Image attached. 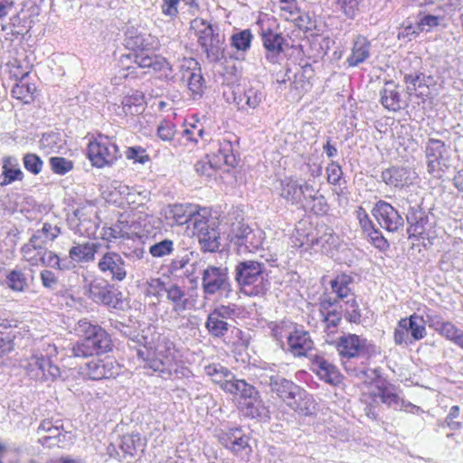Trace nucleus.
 Instances as JSON below:
<instances>
[{"label":"nucleus","mask_w":463,"mask_h":463,"mask_svg":"<svg viewBox=\"0 0 463 463\" xmlns=\"http://www.w3.org/2000/svg\"><path fill=\"white\" fill-rule=\"evenodd\" d=\"M167 284L160 278H151L146 281V295L160 298L163 292H166Z\"/></svg>","instance_id":"obj_63"},{"label":"nucleus","mask_w":463,"mask_h":463,"mask_svg":"<svg viewBox=\"0 0 463 463\" xmlns=\"http://www.w3.org/2000/svg\"><path fill=\"white\" fill-rule=\"evenodd\" d=\"M119 156L118 147L113 137L98 135L89 143L88 157L92 165L98 168L113 165Z\"/></svg>","instance_id":"obj_10"},{"label":"nucleus","mask_w":463,"mask_h":463,"mask_svg":"<svg viewBox=\"0 0 463 463\" xmlns=\"http://www.w3.org/2000/svg\"><path fill=\"white\" fill-rule=\"evenodd\" d=\"M51 169L53 173L63 175L72 170L73 163L61 156H52L50 158Z\"/></svg>","instance_id":"obj_60"},{"label":"nucleus","mask_w":463,"mask_h":463,"mask_svg":"<svg viewBox=\"0 0 463 463\" xmlns=\"http://www.w3.org/2000/svg\"><path fill=\"white\" fill-rule=\"evenodd\" d=\"M230 237L239 252H254L261 248L265 232L260 228L252 229L245 223L238 222L233 224Z\"/></svg>","instance_id":"obj_13"},{"label":"nucleus","mask_w":463,"mask_h":463,"mask_svg":"<svg viewBox=\"0 0 463 463\" xmlns=\"http://www.w3.org/2000/svg\"><path fill=\"white\" fill-rule=\"evenodd\" d=\"M280 15L288 21H295L299 17V9L296 0L281 2L277 5Z\"/></svg>","instance_id":"obj_57"},{"label":"nucleus","mask_w":463,"mask_h":463,"mask_svg":"<svg viewBox=\"0 0 463 463\" xmlns=\"http://www.w3.org/2000/svg\"><path fill=\"white\" fill-rule=\"evenodd\" d=\"M130 342L128 345L137 351V358L146 363L145 367L159 373L164 377L179 373L177 352L174 343L167 337H158L154 350L147 346L149 342L143 335H137L130 338Z\"/></svg>","instance_id":"obj_2"},{"label":"nucleus","mask_w":463,"mask_h":463,"mask_svg":"<svg viewBox=\"0 0 463 463\" xmlns=\"http://www.w3.org/2000/svg\"><path fill=\"white\" fill-rule=\"evenodd\" d=\"M417 313L420 315H423V319L425 322V326L428 325L429 327L437 331V328H439L441 324L444 323L441 316L433 310H431L427 306H422L421 307H418Z\"/></svg>","instance_id":"obj_56"},{"label":"nucleus","mask_w":463,"mask_h":463,"mask_svg":"<svg viewBox=\"0 0 463 463\" xmlns=\"http://www.w3.org/2000/svg\"><path fill=\"white\" fill-rule=\"evenodd\" d=\"M219 441L230 451L236 455L248 457L251 449L249 445V436L241 428H228L218 433Z\"/></svg>","instance_id":"obj_19"},{"label":"nucleus","mask_w":463,"mask_h":463,"mask_svg":"<svg viewBox=\"0 0 463 463\" xmlns=\"http://www.w3.org/2000/svg\"><path fill=\"white\" fill-rule=\"evenodd\" d=\"M193 234L197 237L204 251L215 252L220 249V232L215 221L210 218V212L207 209H202L195 216Z\"/></svg>","instance_id":"obj_7"},{"label":"nucleus","mask_w":463,"mask_h":463,"mask_svg":"<svg viewBox=\"0 0 463 463\" xmlns=\"http://www.w3.org/2000/svg\"><path fill=\"white\" fill-rule=\"evenodd\" d=\"M93 209L90 205L78 207L69 217L68 222L72 230L80 236L90 237L95 234L97 225L90 220Z\"/></svg>","instance_id":"obj_22"},{"label":"nucleus","mask_w":463,"mask_h":463,"mask_svg":"<svg viewBox=\"0 0 463 463\" xmlns=\"http://www.w3.org/2000/svg\"><path fill=\"white\" fill-rule=\"evenodd\" d=\"M418 178L417 173L409 167L392 166L382 173L383 181L389 186L403 188L412 184Z\"/></svg>","instance_id":"obj_25"},{"label":"nucleus","mask_w":463,"mask_h":463,"mask_svg":"<svg viewBox=\"0 0 463 463\" xmlns=\"http://www.w3.org/2000/svg\"><path fill=\"white\" fill-rule=\"evenodd\" d=\"M372 45L370 41L364 35H357L353 41L351 52L346 59L350 67H356L364 62L371 55Z\"/></svg>","instance_id":"obj_30"},{"label":"nucleus","mask_w":463,"mask_h":463,"mask_svg":"<svg viewBox=\"0 0 463 463\" xmlns=\"http://www.w3.org/2000/svg\"><path fill=\"white\" fill-rule=\"evenodd\" d=\"M21 254L23 260L33 267L43 265L59 269L69 268L61 261L58 255L48 250L45 246L38 243V241L32 242V238L21 248Z\"/></svg>","instance_id":"obj_15"},{"label":"nucleus","mask_w":463,"mask_h":463,"mask_svg":"<svg viewBox=\"0 0 463 463\" xmlns=\"http://www.w3.org/2000/svg\"><path fill=\"white\" fill-rule=\"evenodd\" d=\"M108 200L118 206H124L127 197H128L132 187L119 181H112L109 186Z\"/></svg>","instance_id":"obj_42"},{"label":"nucleus","mask_w":463,"mask_h":463,"mask_svg":"<svg viewBox=\"0 0 463 463\" xmlns=\"http://www.w3.org/2000/svg\"><path fill=\"white\" fill-rule=\"evenodd\" d=\"M351 281L350 276L345 274L338 275L331 281V288L339 298H347L351 292L349 288Z\"/></svg>","instance_id":"obj_49"},{"label":"nucleus","mask_w":463,"mask_h":463,"mask_svg":"<svg viewBox=\"0 0 463 463\" xmlns=\"http://www.w3.org/2000/svg\"><path fill=\"white\" fill-rule=\"evenodd\" d=\"M205 327L213 337H222L228 332L229 324L210 313L205 322Z\"/></svg>","instance_id":"obj_47"},{"label":"nucleus","mask_w":463,"mask_h":463,"mask_svg":"<svg viewBox=\"0 0 463 463\" xmlns=\"http://www.w3.org/2000/svg\"><path fill=\"white\" fill-rule=\"evenodd\" d=\"M213 157L216 160H221V165L235 166L237 164L236 157L233 154L232 143L227 139L219 141L218 152L213 155Z\"/></svg>","instance_id":"obj_43"},{"label":"nucleus","mask_w":463,"mask_h":463,"mask_svg":"<svg viewBox=\"0 0 463 463\" xmlns=\"http://www.w3.org/2000/svg\"><path fill=\"white\" fill-rule=\"evenodd\" d=\"M118 109L117 114L124 117L142 113L144 109L143 94L138 90H132L122 99L121 105L118 107Z\"/></svg>","instance_id":"obj_31"},{"label":"nucleus","mask_w":463,"mask_h":463,"mask_svg":"<svg viewBox=\"0 0 463 463\" xmlns=\"http://www.w3.org/2000/svg\"><path fill=\"white\" fill-rule=\"evenodd\" d=\"M57 354V348L53 345H48L46 354H34L24 365L28 376L38 381H54L60 377V368L50 359Z\"/></svg>","instance_id":"obj_8"},{"label":"nucleus","mask_w":463,"mask_h":463,"mask_svg":"<svg viewBox=\"0 0 463 463\" xmlns=\"http://www.w3.org/2000/svg\"><path fill=\"white\" fill-rule=\"evenodd\" d=\"M24 168L31 174L36 175L43 170V162L36 154L27 153L23 157Z\"/></svg>","instance_id":"obj_59"},{"label":"nucleus","mask_w":463,"mask_h":463,"mask_svg":"<svg viewBox=\"0 0 463 463\" xmlns=\"http://www.w3.org/2000/svg\"><path fill=\"white\" fill-rule=\"evenodd\" d=\"M125 42L129 49L140 51L156 50L159 45L158 39L140 24L128 27Z\"/></svg>","instance_id":"obj_21"},{"label":"nucleus","mask_w":463,"mask_h":463,"mask_svg":"<svg viewBox=\"0 0 463 463\" xmlns=\"http://www.w3.org/2000/svg\"><path fill=\"white\" fill-rule=\"evenodd\" d=\"M80 373L83 377L90 380H102V375H100L101 359L97 358L86 363L83 366L80 367Z\"/></svg>","instance_id":"obj_51"},{"label":"nucleus","mask_w":463,"mask_h":463,"mask_svg":"<svg viewBox=\"0 0 463 463\" xmlns=\"http://www.w3.org/2000/svg\"><path fill=\"white\" fill-rule=\"evenodd\" d=\"M276 190L279 197L292 205L299 204L306 198H314L316 195V187L311 180L299 183L293 176H286L280 179Z\"/></svg>","instance_id":"obj_14"},{"label":"nucleus","mask_w":463,"mask_h":463,"mask_svg":"<svg viewBox=\"0 0 463 463\" xmlns=\"http://www.w3.org/2000/svg\"><path fill=\"white\" fill-rule=\"evenodd\" d=\"M407 220L410 224L407 230L409 237H418L424 233L427 218L423 213L420 212L419 216H408Z\"/></svg>","instance_id":"obj_52"},{"label":"nucleus","mask_w":463,"mask_h":463,"mask_svg":"<svg viewBox=\"0 0 463 463\" xmlns=\"http://www.w3.org/2000/svg\"><path fill=\"white\" fill-rule=\"evenodd\" d=\"M296 325L288 321H281L274 324L271 327L274 338L280 344L281 347L286 348L289 336H291Z\"/></svg>","instance_id":"obj_45"},{"label":"nucleus","mask_w":463,"mask_h":463,"mask_svg":"<svg viewBox=\"0 0 463 463\" xmlns=\"http://www.w3.org/2000/svg\"><path fill=\"white\" fill-rule=\"evenodd\" d=\"M2 169L4 180L1 182V184H8L14 181H21L24 178V173L15 157L7 156L4 158Z\"/></svg>","instance_id":"obj_37"},{"label":"nucleus","mask_w":463,"mask_h":463,"mask_svg":"<svg viewBox=\"0 0 463 463\" xmlns=\"http://www.w3.org/2000/svg\"><path fill=\"white\" fill-rule=\"evenodd\" d=\"M174 251V241L165 239L149 247V253L154 258H163L170 255Z\"/></svg>","instance_id":"obj_58"},{"label":"nucleus","mask_w":463,"mask_h":463,"mask_svg":"<svg viewBox=\"0 0 463 463\" xmlns=\"http://www.w3.org/2000/svg\"><path fill=\"white\" fill-rule=\"evenodd\" d=\"M425 157L427 170L434 177H440L450 166L449 147L440 139H428Z\"/></svg>","instance_id":"obj_12"},{"label":"nucleus","mask_w":463,"mask_h":463,"mask_svg":"<svg viewBox=\"0 0 463 463\" xmlns=\"http://www.w3.org/2000/svg\"><path fill=\"white\" fill-rule=\"evenodd\" d=\"M202 209L194 204H173L165 210V218L171 224L183 225L190 222L194 227V218Z\"/></svg>","instance_id":"obj_26"},{"label":"nucleus","mask_w":463,"mask_h":463,"mask_svg":"<svg viewBox=\"0 0 463 463\" xmlns=\"http://www.w3.org/2000/svg\"><path fill=\"white\" fill-rule=\"evenodd\" d=\"M175 132V125L168 120L161 122V124L157 127L158 137L165 142L172 141Z\"/></svg>","instance_id":"obj_64"},{"label":"nucleus","mask_w":463,"mask_h":463,"mask_svg":"<svg viewBox=\"0 0 463 463\" xmlns=\"http://www.w3.org/2000/svg\"><path fill=\"white\" fill-rule=\"evenodd\" d=\"M202 289L206 296L230 291L231 283L227 269L213 265L205 268L202 273Z\"/></svg>","instance_id":"obj_16"},{"label":"nucleus","mask_w":463,"mask_h":463,"mask_svg":"<svg viewBox=\"0 0 463 463\" xmlns=\"http://www.w3.org/2000/svg\"><path fill=\"white\" fill-rule=\"evenodd\" d=\"M427 335L423 315L411 314L409 317L401 318L393 332L396 345H410L423 339Z\"/></svg>","instance_id":"obj_11"},{"label":"nucleus","mask_w":463,"mask_h":463,"mask_svg":"<svg viewBox=\"0 0 463 463\" xmlns=\"http://www.w3.org/2000/svg\"><path fill=\"white\" fill-rule=\"evenodd\" d=\"M221 167V160H216L213 156H206L194 165L197 174L206 177H212Z\"/></svg>","instance_id":"obj_46"},{"label":"nucleus","mask_w":463,"mask_h":463,"mask_svg":"<svg viewBox=\"0 0 463 463\" xmlns=\"http://www.w3.org/2000/svg\"><path fill=\"white\" fill-rule=\"evenodd\" d=\"M252 38L251 32L245 29L233 33L231 37V43L236 50L245 52L250 49Z\"/></svg>","instance_id":"obj_53"},{"label":"nucleus","mask_w":463,"mask_h":463,"mask_svg":"<svg viewBox=\"0 0 463 463\" xmlns=\"http://www.w3.org/2000/svg\"><path fill=\"white\" fill-rule=\"evenodd\" d=\"M61 234V228L56 224L43 222L41 229L36 230L31 236L32 242L38 243L46 247L49 241H53Z\"/></svg>","instance_id":"obj_39"},{"label":"nucleus","mask_w":463,"mask_h":463,"mask_svg":"<svg viewBox=\"0 0 463 463\" xmlns=\"http://www.w3.org/2000/svg\"><path fill=\"white\" fill-rule=\"evenodd\" d=\"M292 243L294 247L301 249L302 251H308L315 247V237L298 227L293 234Z\"/></svg>","instance_id":"obj_50"},{"label":"nucleus","mask_w":463,"mask_h":463,"mask_svg":"<svg viewBox=\"0 0 463 463\" xmlns=\"http://www.w3.org/2000/svg\"><path fill=\"white\" fill-rule=\"evenodd\" d=\"M338 245L339 238L330 229H327L319 238H315V246L319 247L321 253L326 255L332 254Z\"/></svg>","instance_id":"obj_41"},{"label":"nucleus","mask_w":463,"mask_h":463,"mask_svg":"<svg viewBox=\"0 0 463 463\" xmlns=\"http://www.w3.org/2000/svg\"><path fill=\"white\" fill-rule=\"evenodd\" d=\"M37 434L39 442L48 448H64L71 440V433L62 431V424L59 420L53 423L51 420H43L37 429Z\"/></svg>","instance_id":"obj_17"},{"label":"nucleus","mask_w":463,"mask_h":463,"mask_svg":"<svg viewBox=\"0 0 463 463\" xmlns=\"http://www.w3.org/2000/svg\"><path fill=\"white\" fill-rule=\"evenodd\" d=\"M85 294L92 301L109 308H118L122 305V293L103 278L96 277L85 280Z\"/></svg>","instance_id":"obj_9"},{"label":"nucleus","mask_w":463,"mask_h":463,"mask_svg":"<svg viewBox=\"0 0 463 463\" xmlns=\"http://www.w3.org/2000/svg\"><path fill=\"white\" fill-rule=\"evenodd\" d=\"M150 70L159 73L160 77L165 79H170L173 77V68L171 64L165 58L159 55H153Z\"/></svg>","instance_id":"obj_54"},{"label":"nucleus","mask_w":463,"mask_h":463,"mask_svg":"<svg viewBox=\"0 0 463 463\" xmlns=\"http://www.w3.org/2000/svg\"><path fill=\"white\" fill-rule=\"evenodd\" d=\"M204 371L212 381L219 384L222 390L225 383H229L233 376L228 368L220 364H211L205 366Z\"/></svg>","instance_id":"obj_40"},{"label":"nucleus","mask_w":463,"mask_h":463,"mask_svg":"<svg viewBox=\"0 0 463 463\" xmlns=\"http://www.w3.org/2000/svg\"><path fill=\"white\" fill-rule=\"evenodd\" d=\"M146 444V439L141 437L139 433H128L122 436L119 448L124 458L127 456L133 457L138 452H143Z\"/></svg>","instance_id":"obj_34"},{"label":"nucleus","mask_w":463,"mask_h":463,"mask_svg":"<svg viewBox=\"0 0 463 463\" xmlns=\"http://www.w3.org/2000/svg\"><path fill=\"white\" fill-rule=\"evenodd\" d=\"M436 332L463 349V331L452 322L444 321Z\"/></svg>","instance_id":"obj_44"},{"label":"nucleus","mask_w":463,"mask_h":463,"mask_svg":"<svg viewBox=\"0 0 463 463\" xmlns=\"http://www.w3.org/2000/svg\"><path fill=\"white\" fill-rule=\"evenodd\" d=\"M267 376L269 382L264 380L265 383L270 385L272 392H276L289 408L303 414L309 412L312 397L304 389L281 376Z\"/></svg>","instance_id":"obj_5"},{"label":"nucleus","mask_w":463,"mask_h":463,"mask_svg":"<svg viewBox=\"0 0 463 463\" xmlns=\"http://www.w3.org/2000/svg\"><path fill=\"white\" fill-rule=\"evenodd\" d=\"M239 406L243 414L250 418H258L265 415L266 409L262 404L258 391L251 394L250 398H245L239 401Z\"/></svg>","instance_id":"obj_36"},{"label":"nucleus","mask_w":463,"mask_h":463,"mask_svg":"<svg viewBox=\"0 0 463 463\" xmlns=\"http://www.w3.org/2000/svg\"><path fill=\"white\" fill-rule=\"evenodd\" d=\"M74 330L79 336L82 337L71 346V354L74 357L86 358L112 350L110 335L100 326L83 318L78 321Z\"/></svg>","instance_id":"obj_3"},{"label":"nucleus","mask_w":463,"mask_h":463,"mask_svg":"<svg viewBox=\"0 0 463 463\" xmlns=\"http://www.w3.org/2000/svg\"><path fill=\"white\" fill-rule=\"evenodd\" d=\"M264 264L245 260L235 267V279L241 292L250 297L263 296L269 288Z\"/></svg>","instance_id":"obj_4"},{"label":"nucleus","mask_w":463,"mask_h":463,"mask_svg":"<svg viewBox=\"0 0 463 463\" xmlns=\"http://www.w3.org/2000/svg\"><path fill=\"white\" fill-rule=\"evenodd\" d=\"M211 313L219 319L226 321L238 315V307L235 304L219 305Z\"/></svg>","instance_id":"obj_61"},{"label":"nucleus","mask_w":463,"mask_h":463,"mask_svg":"<svg viewBox=\"0 0 463 463\" xmlns=\"http://www.w3.org/2000/svg\"><path fill=\"white\" fill-rule=\"evenodd\" d=\"M369 373L372 382L369 384L365 383L361 396V401L366 404L364 411L367 417L375 420L378 415L375 408L380 404H384L395 411H404L413 414L421 411L420 407L401 398L392 384L380 378L377 370H362L356 373V376L362 377Z\"/></svg>","instance_id":"obj_1"},{"label":"nucleus","mask_w":463,"mask_h":463,"mask_svg":"<svg viewBox=\"0 0 463 463\" xmlns=\"http://www.w3.org/2000/svg\"><path fill=\"white\" fill-rule=\"evenodd\" d=\"M166 298L171 303L173 311L180 315L193 307L185 289L176 283L167 284Z\"/></svg>","instance_id":"obj_28"},{"label":"nucleus","mask_w":463,"mask_h":463,"mask_svg":"<svg viewBox=\"0 0 463 463\" xmlns=\"http://www.w3.org/2000/svg\"><path fill=\"white\" fill-rule=\"evenodd\" d=\"M312 370L320 380L331 385H338L342 382V374L338 369L323 357H317L312 363Z\"/></svg>","instance_id":"obj_29"},{"label":"nucleus","mask_w":463,"mask_h":463,"mask_svg":"<svg viewBox=\"0 0 463 463\" xmlns=\"http://www.w3.org/2000/svg\"><path fill=\"white\" fill-rule=\"evenodd\" d=\"M147 199V194L145 191H137L132 187L128 197L125 201V205H128L131 209H137L143 207Z\"/></svg>","instance_id":"obj_62"},{"label":"nucleus","mask_w":463,"mask_h":463,"mask_svg":"<svg viewBox=\"0 0 463 463\" xmlns=\"http://www.w3.org/2000/svg\"><path fill=\"white\" fill-rule=\"evenodd\" d=\"M314 342L307 331L296 326L287 343V351L296 357L307 356L313 349Z\"/></svg>","instance_id":"obj_27"},{"label":"nucleus","mask_w":463,"mask_h":463,"mask_svg":"<svg viewBox=\"0 0 463 463\" xmlns=\"http://www.w3.org/2000/svg\"><path fill=\"white\" fill-rule=\"evenodd\" d=\"M266 93L259 85H247L233 90V101L240 111L250 113L264 101Z\"/></svg>","instance_id":"obj_18"},{"label":"nucleus","mask_w":463,"mask_h":463,"mask_svg":"<svg viewBox=\"0 0 463 463\" xmlns=\"http://www.w3.org/2000/svg\"><path fill=\"white\" fill-rule=\"evenodd\" d=\"M223 391L239 396V401H242L245 398H250L256 389L244 380L235 379L233 375L230 382L223 386Z\"/></svg>","instance_id":"obj_38"},{"label":"nucleus","mask_w":463,"mask_h":463,"mask_svg":"<svg viewBox=\"0 0 463 463\" xmlns=\"http://www.w3.org/2000/svg\"><path fill=\"white\" fill-rule=\"evenodd\" d=\"M191 28L194 30L198 43L211 61H218L222 56L223 36L213 25L203 18H194L191 22Z\"/></svg>","instance_id":"obj_6"},{"label":"nucleus","mask_w":463,"mask_h":463,"mask_svg":"<svg viewBox=\"0 0 463 463\" xmlns=\"http://www.w3.org/2000/svg\"><path fill=\"white\" fill-rule=\"evenodd\" d=\"M373 215L379 225L387 232H394L404 225V221L399 212L389 203L379 201L373 209Z\"/></svg>","instance_id":"obj_20"},{"label":"nucleus","mask_w":463,"mask_h":463,"mask_svg":"<svg viewBox=\"0 0 463 463\" xmlns=\"http://www.w3.org/2000/svg\"><path fill=\"white\" fill-rule=\"evenodd\" d=\"M100 272L110 276L111 280L122 281L127 277L126 262L114 251L105 253L98 262Z\"/></svg>","instance_id":"obj_23"},{"label":"nucleus","mask_w":463,"mask_h":463,"mask_svg":"<svg viewBox=\"0 0 463 463\" xmlns=\"http://www.w3.org/2000/svg\"><path fill=\"white\" fill-rule=\"evenodd\" d=\"M381 103L382 105L392 111H397L402 108V99L398 87L392 82H386L383 89L381 90Z\"/></svg>","instance_id":"obj_35"},{"label":"nucleus","mask_w":463,"mask_h":463,"mask_svg":"<svg viewBox=\"0 0 463 463\" xmlns=\"http://www.w3.org/2000/svg\"><path fill=\"white\" fill-rule=\"evenodd\" d=\"M99 246L100 244L97 242L78 243L71 248L69 257L80 263L93 261Z\"/></svg>","instance_id":"obj_33"},{"label":"nucleus","mask_w":463,"mask_h":463,"mask_svg":"<svg viewBox=\"0 0 463 463\" xmlns=\"http://www.w3.org/2000/svg\"><path fill=\"white\" fill-rule=\"evenodd\" d=\"M262 40L267 50V59L272 63L278 62L279 55L283 51L284 38L281 34L269 30L262 33Z\"/></svg>","instance_id":"obj_32"},{"label":"nucleus","mask_w":463,"mask_h":463,"mask_svg":"<svg viewBox=\"0 0 463 463\" xmlns=\"http://www.w3.org/2000/svg\"><path fill=\"white\" fill-rule=\"evenodd\" d=\"M121 373L120 364L112 357L101 359V374L103 379L116 378Z\"/></svg>","instance_id":"obj_55"},{"label":"nucleus","mask_w":463,"mask_h":463,"mask_svg":"<svg viewBox=\"0 0 463 463\" xmlns=\"http://www.w3.org/2000/svg\"><path fill=\"white\" fill-rule=\"evenodd\" d=\"M185 80H187L188 89L194 96V99L202 97L204 90V79L202 75L201 68L187 75Z\"/></svg>","instance_id":"obj_48"},{"label":"nucleus","mask_w":463,"mask_h":463,"mask_svg":"<svg viewBox=\"0 0 463 463\" xmlns=\"http://www.w3.org/2000/svg\"><path fill=\"white\" fill-rule=\"evenodd\" d=\"M371 345L357 335L349 334L342 336L337 343V351L342 357H359L369 353Z\"/></svg>","instance_id":"obj_24"}]
</instances>
